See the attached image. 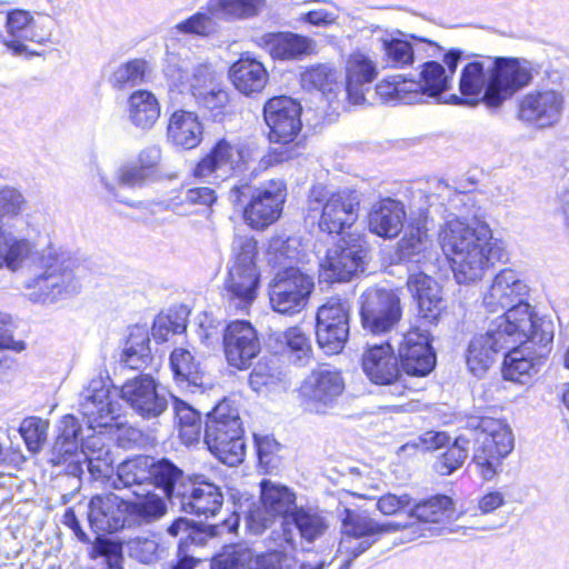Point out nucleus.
Segmentation results:
<instances>
[{
    "label": "nucleus",
    "instance_id": "nucleus-1",
    "mask_svg": "<svg viewBox=\"0 0 569 569\" xmlns=\"http://www.w3.org/2000/svg\"><path fill=\"white\" fill-rule=\"evenodd\" d=\"M437 240L460 284L480 281L496 262L507 258L505 242L493 237L485 221L450 219L440 226Z\"/></svg>",
    "mask_w": 569,
    "mask_h": 569
},
{
    "label": "nucleus",
    "instance_id": "nucleus-2",
    "mask_svg": "<svg viewBox=\"0 0 569 569\" xmlns=\"http://www.w3.org/2000/svg\"><path fill=\"white\" fill-rule=\"evenodd\" d=\"M533 78L535 68L528 60L485 57L463 67L459 91L468 104L483 103L489 109H499Z\"/></svg>",
    "mask_w": 569,
    "mask_h": 569
},
{
    "label": "nucleus",
    "instance_id": "nucleus-3",
    "mask_svg": "<svg viewBox=\"0 0 569 569\" xmlns=\"http://www.w3.org/2000/svg\"><path fill=\"white\" fill-rule=\"evenodd\" d=\"M529 287L512 269L498 272L482 295V306L488 312H503L492 325L509 333L521 336L537 343L551 341L548 332L538 333V320L527 302Z\"/></svg>",
    "mask_w": 569,
    "mask_h": 569
},
{
    "label": "nucleus",
    "instance_id": "nucleus-4",
    "mask_svg": "<svg viewBox=\"0 0 569 569\" xmlns=\"http://www.w3.org/2000/svg\"><path fill=\"white\" fill-rule=\"evenodd\" d=\"M203 439L210 452L223 463L236 466L243 460L242 421L239 409L230 400L223 399L207 415Z\"/></svg>",
    "mask_w": 569,
    "mask_h": 569
},
{
    "label": "nucleus",
    "instance_id": "nucleus-5",
    "mask_svg": "<svg viewBox=\"0 0 569 569\" xmlns=\"http://www.w3.org/2000/svg\"><path fill=\"white\" fill-rule=\"evenodd\" d=\"M257 241L237 234L232 241V259L224 280V296L230 308L246 311L257 298L260 274L256 263Z\"/></svg>",
    "mask_w": 569,
    "mask_h": 569
},
{
    "label": "nucleus",
    "instance_id": "nucleus-6",
    "mask_svg": "<svg viewBox=\"0 0 569 569\" xmlns=\"http://www.w3.org/2000/svg\"><path fill=\"white\" fill-rule=\"evenodd\" d=\"M73 261L49 247L38 254L33 274L26 281L28 297L34 302H53L77 290Z\"/></svg>",
    "mask_w": 569,
    "mask_h": 569
},
{
    "label": "nucleus",
    "instance_id": "nucleus-7",
    "mask_svg": "<svg viewBox=\"0 0 569 569\" xmlns=\"http://www.w3.org/2000/svg\"><path fill=\"white\" fill-rule=\"evenodd\" d=\"M301 106L287 96L273 97L267 101L263 116L269 127V139L278 147L260 159L259 166L267 169L274 163L291 159L295 156L293 146L290 144L301 128Z\"/></svg>",
    "mask_w": 569,
    "mask_h": 569
},
{
    "label": "nucleus",
    "instance_id": "nucleus-8",
    "mask_svg": "<svg viewBox=\"0 0 569 569\" xmlns=\"http://www.w3.org/2000/svg\"><path fill=\"white\" fill-rule=\"evenodd\" d=\"M471 427L478 431L473 462L481 478L492 480L502 467V460L513 449L510 427L500 419L482 417L472 421Z\"/></svg>",
    "mask_w": 569,
    "mask_h": 569
},
{
    "label": "nucleus",
    "instance_id": "nucleus-9",
    "mask_svg": "<svg viewBox=\"0 0 569 569\" xmlns=\"http://www.w3.org/2000/svg\"><path fill=\"white\" fill-rule=\"evenodd\" d=\"M361 202L356 190L332 191L322 184L311 188L308 200V214H320L319 227L328 233H340L355 223Z\"/></svg>",
    "mask_w": 569,
    "mask_h": 569
},
{
    "label": "nucleus",
    "instance_id": "nucleus-10",
    "mask_svg": "<svg viewBox=\"0 0 569 569\" xmlns=\"http://www.w3.org/2000/svg\"><path fill=\"white\" fill-rule=\"evenodd\" d=\"M50 16L14 9L0 11V41L14 54L27 52V42L44 44L52 34Z\"/></svg>",
    "mask_w": 569,
    "mask_h": 569
},
{
    "label": "nucleus",
    "instance_id": "nucleus-11",
    "mask_svg": "<svg viewBox=\"0 0 569 569\" xmlns=\"http://www.w3.org/2000/svg\"><path fill=\"white\" fill-rule=\"evenodd\" d=\"M313 288L315 282L310 274L299 268H284L270 283L271 308L278 313L296 315L306 308Z\"/></svg>",
    "mask_w": 569,
    "mask_h": 569
},
{
    "label": "nucleus",
    "instance_id": "nucleus-12",
    "mask_svg": "<svg viewBox=\"0 0 569 569\" xmlns=\"http://www.w3.org/2000/svg\"><path fill=\"white\" fill-rule=\"evenodd\" d=\"M256 157V150L247 144L232 143L221 139L211 151L202 158L193 170L198 178L224 180L228 177L246 170Z\"/></svg>",
    "mask_w": 569,
    "mask_h": 569
},
{
    "label": "nucleus",
    "instance_id": "nucleus-13",
    "mask_svg": "<svg viewBox=\"0 0 569 569\" xmlns=\"http://www.w3.org/2000/svg\"><path fill=\"white\" fill-rule=\"evenodd\" d=\"M79 411L90 429L120 427L121 406L102 377L93 378L79 396Z\"/></svg>",
    "mask_w": 569,
    "mask_h": 569
},
{
    "label": "nucleus",
    "instance_id": "nucleus-14",
    "mask_svg": "<svg viewBox=\"0 0 569 569\" xmlns=\"http://www.w3.org/2000/svg\"><path fill=\"white\" fill-rule=\"evenodd\" d=\"M360 316L365 329L372 333L388 332L402 317L400 298L389 289L369 288L360 297Z\"/></svg>",
    "mask_w": 569,
    "mask_h": 569
},
{
    "label": "nucleus",
    "instance_id": "nucleus-15",
    "mask_svg": "<svg viewBox=\"0 0 569 569\" xmlns=\"http://www.w3.org/2000/svg\"><path fill=\"white\" fill-rule=\"evenodd\" d=\"M350 303L330 298L317 312L316 337L319 347L328 355H337L345 348L349 336Z\"/></svg>",
    "mask_w": 569,
    "mask_h": 569
},
{
    "label": "nucleus",
    "instance_id": "nucleus-16",
    "mask_svg": "<svg viewBox=\"0 0 569 569\" xmlns=\"http://www.w3.org/2000/svg\"><path fill=\"white\" fill-rule=\"evenodd\" d=\"M566 108L562 91L552 87H540L523 94L518 102V119L540 129L560 122Z\"/></svg>",
    "mask_w": 569,
    "mask_h": 569
},
{
    "label": "nucleus",
    "instance_id": "nucleus-17",
    "mask_svg": "<svg viewBox=\"0 0 569 569\" xmlns=\"http://www.w3.org/2000/svg\"><path fill=\"white\" fill-rule=\"evenodd\" d=\"M343 389L345 381L338 370L319 367L306 377L299 392L307 410L323 415L333 407Z\"/></svg>",
    "mask_w": 569,
    "mask_h": 569
},
{
    "label": "nucleus",
    "instance_id": "nucleus-18",
    "mask_svg": "<svg viewBox=\"0 0 569 569\" xmlns=\"http://www.w3.org/2000/svg\"><path fill=\"white\" fill-rule=\"evenodd\" d=\"M366 257L367 250L362 240L340 239L337 244L328 249L325 260L320 263V280L349 281L355 274L363 271Z\"/></svg>",
    "mask_w": 569,
    "mask_h": 569
},
{
    "label": "nucleus",
    "instance_id": "nucleus-19",
    "mask_svg": "<svg viewBox=\"0 0 569 569\" xmlns=\"http://www.w3.org/2000/svg\"><path fill=\"white\" fill-rule=\"evenodd\" d=\"M361 367L370 382L393 387V395L405 396L407 389L401 382L399 359L389 342L368 347L362 353Z\"/></svg>",
    "mask_w": 569,
    "mask_h": 569
},
{
    "label": "nucleus",
    "instance_id": "nucleus-20",
    "mask_svg": "<svg viewBox=\"0 0 569 569\" xmlns=\"http://www.w3.org/2000/svg\"><path fill=\"white\" fill-rule=\"evenodd\" d=\"M121 398L144 419H156L167 411L168 395L149 375L129 379L121 388Z\"/></svg>",
    "mask_w": 569,
    "mask_h": 569
},
{
    "label": "nucleus",
    "instance_id": "nucleus-21",
    "mask_svg": "<svg viewBox=\"0 0 569 569\" xmlns=\"http://www.w3.org/2000/svg\"><path fill=\"white\" fill-rule=\"evenodd\" d=\"M174 498L181 511L204 517L214 516L223 502L220 488L200 475L181 482Z\"/></svg>",
    "mask_w": 569,
    "mask_h": 569
},
{
    "label": "nucleus",
    "instance_id": "nucleus-22",
    "mask_svg": "<svg viewBox=\"0 0 569 569\" xmlns=\"http://www.w3.org/2000/svg\"><path fill=\"white\" fill-rule=\"evenodd\" d=\"M341 539L338 551L341 555L358 557L368 550L383 531L382 526L368 516L348 508L339 511Z\"/></svg>",
    "mask_w": 569,
    "mask_h": 569
},
{
    "label": "nucleus",
    "instance_id": "nucleus-23",
    "mask_svg": "<svg viewBox=\"0 0 569 569\" xmlns=\"http://www.w3.org/2000/svg\"><path fill=\"white\" fill-rule=\"evenodd\" d=\"M222 345L227 363L238 370H247L261 350L257 330L246 320H236L227 325Z\"/></svg>",
    "mask_w": 569,
    "mask_h": 569
},
{
    "label": "nucleus",
    "instance_id": "nucleus-24",
    "mask_svg": "<svg viewBox=\"0 0 569 569\" xmlns=\"http://www.w3.org/2000/svg\"><path fill=\"white\" fill-rule=\"evenodd\" d=\"M286 196L284 183L280 180H271L256 189L244 208V220L254 229L269 227L279 219Z\"/></svg>",
    "mask_w": 569,
    "mask_h": 569
},
{
    "label": "nucleus",
    "instance_id": "nucleus-25",
    "mask_svg": "<svg viewBox=\"0 0 569 569\" xmlns=\"http://www.w3.org/2000/svg\"><path fill=\"white\" fill-rule=\"evenodd\" d=\"M529 341L518 335L501 330L498 326L491 325L486 335L475 337L468 348L467 365L475 376H481L493 362L495 355L511 345Z\"/></svg>",
    "mask_w": 569,
    "mask_h": 569
},
{
    "label": "nucleus",
    "instance_id": "nucleus-26",
    "mask_svg": "<svg viewBox=\"0 0 569 569\" xmlns=\"http://www.w3.org/2000/svg\"><path fill=\"white\" fill-rule=\"evenodd\" d=\"M402 370L409 376L425 377L435 368L436 356L427 330L412 328L403 335L399 347Z\"/></svg>",
    "mask_w": 569,
    "mask_h": 569
},
{
    "label": "nucleus",
    "instance_id": "nucleus-27",
    "mask_svg": "<svg viewBox=\"0 0 569 569\" xmlns=\"http://www.w3.org/2000/svg\"><path fill=\"white\" fill-rule=\"evenodd\" d=\"M126 500L114 493L97 495L88 505L90 527L98 533H109L129 527Z\"/></svg>",
    "mask_w": 569,
    "mask_h": 569
},
{
    "label": "nucleus",
    "instance_id": "nucleus-28",
    "mask_svg": "<svg viewBox=\"0 0 569 569\" xmlns=\"http://www.w3.org/2000/svg\"><path fill=\"white\" fill-rule=\"evenodd\" d=\"M171 88L180 92L188 91L192 97L216 84V74L211 66L198 59L184 58L177 66L167 69Z\"/></svg>",
    "mask_w": 569,
    "mask_h": 569
},
{
    "label": "nucleus",
    "instance_id": "nucleus-29",
    "mask_svg": "<svg viewBox=\"0 0 569 569\" xmlns=\"http://www.w3.org/2000/svg\"><path fill=\"white\" fill-rule=\"evenodd\" d=\"M461 51L450 50L445 54L443 62L447 69L436 61H429L423 64L421 79L417 81L419 89L417 103L425 102V98L440 99V96L451 87V78L456 71Z\"/></svg>",
    "mask_w": 569,
    "mask_h": 569
},
{
    "label": "nucleus",
    "instance_id": "nucleus-30",
    "mask_svg": "<svg viewBox=\"0 0 569 569\" xmlns=\"http://www.w3.org/2000/svg\"><path fill=\"white\" fill-rule=\"evenodd\" d=\"M407 287L417 300L419 315L428 322H435L442 311L441 289L436 280L423 272L412 273Z\"/></svg>",
    "mask_w": 569,
    "mask_h": 569
},
{
    "label": "nucleus",
    "instance_id": "nucleus-31",
    "mask_svg": "<svg viewBox=\"0 0 569 569\" xmlns=\"http://www.w3.org/2000/svg\"><path fill=\"white\" fill-rule=\"evenodd\" d=\"M377 77L376 63L362 52H353L346 63V91L355 104L365 101L366 86Z\"/></svg>",
    "mask_w": 569,
    "mask_h": 569
},
{
    "label": "nucleus",
    "instance_id": "nucleus-32",
    "mask_svg": "<svg viewBox=\"0 0 569 569\" xmlns=\"http://www.w3.org/2000/svg\"><path fill=\"white\" fill-rule=\"evenodd\" d=\"M161 107L156 94L146 89L132 91L126 101V114L131 126L149 131L160 118Z\"/></svg>",
    "mask_w": 569,
    "mask_h": 569
},
{
    "label": "nucleus",
    "instance_id": "nucleus-33",
    "mask_svg": "<svg viewBox=\"0 0 569 569\" xmlns=\"http://www.w3.org/2000/svg\"><path fill=\"white\" fill-rule=\"evenodd\" d=\"M405 218V206L400 201L382 199L369 213V229L379 237L395 238L401 232Z\"/></svg>",
    "mask_w": 569,
    "mask_h": 569
},
{
    "label": "nucleus",
    "instance_id": "nucleus-34",
    "mask_svg": "<svg viewBox=\"0 0 569 569\" xmlns=\"http://www.w3.org/2000/svg\"><path fill=\"white\" fill-rule=\"evenodd\" d=\"M260 487L261 503L269 517L261 519L262 527L266 528L271 518L292 517V512L298 507L296 506V493L289 487L271 480L261 481Z\"/></svg>",
    "mask_w": 569,
    "mask_h": 569
},
{
    "label": "nucleus",
    "instance_id": "nucleus-35",
    "mask_svg": "<svg viewBox=\"0 0 569 569\" xmlns=\"http://www.w3.org/2000/svg\"><path fill=\"white\" fill-rule=\"evenodd\" d=\"M430 223L431 219L427 208L420 206L411 211L409 232L399 242V252L402 259L410 260L431 247Z\"/></svg>",
    "mask_w": 569,
    "mask_h": 569
},
{
    "label": "nucleus",
    "instance_id": "nucleus-36",
    "mask_svg": "<svg viewBox=\"0 0 569 569\" xmlns=\"http://www.w3.org/2000/svg\"><path fill=\"white\" fill-rule=\"evenodd\" d=\"M150 466L152 458L139 456L121 462L111 478V487L116 490L129 489L132 495L150 488Z\"/></svg>",
    "mask_w": 569,
    "mask_h": 569
},
{
    "label": "nucleus",
    "instance_id": "nucleus-37",
    "mask_svg": "<svg viewBox=\"0 0 569 569\" xmlns=\"http://www.w3.org/2000/svg\"><path fill=\"white\" fill-rule=\"evenodd\" d=\"M133 500H126L129 527L151 523L162 518L167 512V505L162 497L147 488L144 491L133 493Z\"/></svg>",
    "mask_w": 569,
    "mask_h": 569
},
{
    "label": "nucleus",
    "instance_id": "nucleus-38",
    "mask_svg": "<svg viewBox=\"0 0 569 569\" xmlns=\"http://www.w3.org/2000/svg\"><path fill=\"white\" fill-rule=\"evenodd\" d=\"M259 44L274 59L292 60L309 54L312 50V41L307 37L290 32L263 34Z\"/></svg>",
    "mask_w": 569,
    "mask_h": 569
},
{
    "label": "nucleus",
    "instance_id": "nucleus-39",
    "mask_svg": "<svg viewBox=\"0 0 569 569\" xmlns=\"http://www.w3.org/2000/svg\"><path fill=\"white\" fill-rule=\"evenodd\" d=\"M202 126L198 117L190 111H174L168 123V140L184 149L196 148L202 140Z\"/></svg>",
    "mask_w": 569,
    "mask_h": 569
},
{
    "label": "nucleus",
    "instance_id": "nucleus-40",
    "mask_svg": "<svg viewBox=\"0 0 569 569\" xmlns=\"http://www.w3.org/2000/svg\"><path fill=\"white\" fill-rule=\"evenodd\" d=\"M234 87L243 94L261 92L268 82L264 66L251 58H241L230 69Z\"/></svg>",
    "mask_w": 569,
    "mask_h": 569
},
{
    "label": "nucleus",
    "instance_id": "nucleus-41",
    "mask_svg": "<svg viewBox=\"0 0 569 569\" xmlns=\"http://www.w3.org/2000/svg\"><path fill=\"white\" fill-rule=\"evenodd\" d=\"M517 345H511L508 348L510 350L503 359L502 376L506 380L526 383L532 375L538 372L539 358L527 353L525 348L517 347Z\"/></svg>",
    "mask_w": 569,
    "mask_h": 569
},
{
    "label": "nucleus",
    "instance_id": "nucleus-42",
    "mask_svg": "<svg viewBox=\"0 0 569 569\" xmlns=\"http://www.w3.org/2000/svg\"><path fill=\"white\" fill-rule=\"evenodd\" d=\"M301 86L306 90L320 91L328 99L336 97L342 89L340 73L328 64H316L300 74Z\"/></svg>",
    "mask_w": 569,
    "mask_h": 569
},
{
    "label": "nucleus",
    "instance_id": "nucleus-43",
    "mask_svg": "<svg viewBox=\"0 0 569 569\" xmlns=\"http://www.w3.org/2000/svg\"><path fill=\"white\" fill-rule=\"evenodd\" d=\"M181 482H187L181 469L167 459L159 461L152 459V466H150V488L162 489L172 505L177 501L174 495Z\"/></svg>",
    "mask_w": 569,
    "mask_h": 569
},
{
    "label": "nucleus",
    "instance_id": "nucleus-44",
    "mask_svg": "<svg viewBox=\"0 0 569 569\" xmlns=\"http://www.w3.org/2000/svg\"><path fill=\"white\" fill-rule=\"evenodd\" d=\"M419 89L417 81L397 74L383 79L376 87V93L383 102L417 103Z\"/></svg>",
    "mask_w": 569,
    "mask_h": 569
},
{
    "label": "nucleus",
    "instance_id": "nucleus-45",
    "mask_svg": "<svg viewBox=\"0 0 569 569\" xmlns=\"http://www.w3.org/2000/svg\"><path fill=\"white\" fill-rule=\"evenodd\" d=\"M302 539L312 542L322 537L329 528L327 516L311 507L295 509L291 517Z\"/></svg>",
    "mask_w": 569,
    "mask_h": 569
},
{
    "label": "nucleus",
    "instance_id": "nucleus-46",
    "mask_svg": "<svg viewBox=\"0 0 569 569\" xmlns=\"http://www.w3.org/2000/svg\"><path fill=\"white\" fill-rule=\"evenodd\" d=\"M151 68L144 59H131L119 64L110 76V83L114 89L123 90L138 87L147 82Z\"/></svg>",
    "mask_w": 569,
    "mask_h": 569
},
{
    "label": "nucleus",
    "instance_id": "nucleus-47",
    "mask_svg": "<svg viewBox=\"0 0 569 569\" xmlns=\"http://www.w3.org/2000/svg\"><path fill=\"white\" fill-rule=\"evenodd\" d=\"M151 359L149 333L144 327H134L126 342L121 361L130 369H140Z\"/></svg>",
    "mask_w": 569,
    "mask_h": 569
},
{
    "label": "nucleus",
    "instance_id": "nucleus-48",
    "mask_svg": "<svg viewBox=\"0 0 569 569\" xmlns=\"http://www.w3.org/2000/svg\"><path fill=\"white\" fill-rule=\"evenodd\" d=\"M30 254L31 243L28 240L0 231V267L16 271Z\"/></svg>",
    "mask_w": 569,
    "mask_h": 569
},
{
    "label": "nucleus",
    "instance_id": "nucleus-49",
    "mask_svg": "<svg viewBox=\"0 0 569 569\" xmlns=\"http://www.w3.org/2000/svg\"><path fill=\"white\" fill-rule=\"evenodd\" d=\"M453 513L452 499L445 495L431 497L415 506L412 515L423 522H441Z\"/></svg>",
    "mask_w": 569,
    "mask_h": 569
},
{
    "label": "nucleus",
    "instance_id": "nucleus-50",
    "mask_svg": "<svg viewBox=\"0 0 569 569\" xmlns=\"http://www.w3.org/2000/svg\"><path fill=\"white\" fill-rule=\"evenodd\" d=\"M263 0H209L208 11L217 18H246L254 16Z\"/></svg>",
    "mask_w": 569,
    "mask_h": 569
},
{
    "label": "nucleus",
    "instance_id": "nucleus-51",
    "mask_svg": "<svg viewBox=\"0 0 569 569\" xmlns=\"http://www.w3.org/2000/svg\"><path fill=\"white\" fill-rule=\"evenodd\" d=\"M170 366L178 382L187 381L194 386L201 383L200 363L189 350L174 349L170 356Z\"/></svg>",
    "mask_w": 569,
    "mask_h": 569
},
{
    "label": "nucleus",
    "instance_id": "nucleus-52",
    "mask_svg": "<svg viewBox=\"0 0 569 569\" xmlns=\"http://www.w3.org/2000/svg\"><path fill=\"white\" fill-rule=\"evenodd\" d=\"M252 551L244 545H230L212 558L211 569H250L253 561Z\"/></svg>",
    "mask_w": 569,
    "mask_h": 569
},
{
    "label": "nucleus",
    "instance_id": "nucleus-53",
    "mask_svg": "<svg viewBox=\"0 0 569 569\" xmlns=\"http://www.w3.org/2000/svg\"><path fill=\"white\" fill-rule=\"evenodd\" d=\"M468 452L469 440L462 436L458 437L438 458L437 470L442 475H450L465 463Z\"/></svg>",
    "mask_w": 569,
    "mask_h": 569
},
{
    "label": "nucleus",
    "instance_id": "nucleus-54",
    "mask_svg": "<svg viewBox=\"0 0 569 569\" xmlns=\"http://www.w3.org/2000/svg\"><path fill=\"white\" fill-rule=\"evenodd\" d=\"M283 342L290 357L300 365H307L311 358L312 348L308 336L299 327H291L283 332Z\"/></svg>",
    "mask_w": 569,
    "mask_h": 569
},
{
    "label": "nucleus",
    "instance_id": "nucleus-55",
    "mask_svg": "<svg viewBox=\"0 0 569 569\" xmlns=\"http://www.w3.org/2000/svg\"><path fill=\"white\" fill-rule=\"evenodd\" d=\"M282 381L281 371L277 367L270 366L267 361L258 362L249 376V385L257 392L272 390L279 387Z\"/></svg>",
    "mask_w": 569,
    "mask_h": 569
},
{
    "label": "nucleus",
    "instance_id": "nucleus-56",
    "mask_svg": "<svg viewBox=\"0 0 569 569\" xmlns=\"http://www.w3.org/2000/svg\"><path fill=\"white\" fill-rule=\"evenodd\" d=\"M48 422L37 418H26L20 426V433L28 447L32 452L41 449L47 440Z\"/></svg>",
    "mask_w": 569,
    "mask_h": 569
},
{
    "label": "nucleus",
    "instance_id": "nucleus-57",
    "mask_svg": "<svg viewBox=\"0 0 569 569\" xmlns=\"http://www.w3.org/2000/svg\"><path fill=\"white\" fill-rule=\"evenodd\" d=\"M387 58L397 66L410 64L413 61L412 46L402 39L386 36L380 39Z\"/></svg>",
    "mask_w": 569,
    "mask_h": 569
},
{
    "label": "nucleus",
    "instance_id": "nucleus-58",
    "mask_svg": "<svg viewBox=\"0 0 569 569\" xmlns=\"http://www.w3.org/2000/svg\"><path fill=\"white\" fill-rule=\"evenodd\" d=\"M83 457V462L94 479L107 478L111 483V478H113V475H111L112 457L107 448L100 447L98 450H93L92 453H86Z\"/></svg>",
    "mask_w": 569,
    "mask_h": 569
},
{
    "label": "nucleus",
    "instance_id": "nucleus-59",
    "mask_svg": "<svg viewBox=\"0 0 569 569\" xmlns=\"http://www.w3.org/2000/svg\"><path fill=\"white\" fill-rule=\"evenodd\" d=\"M186 330V321L178 315H159L152 326V337L159 342H164L170 336L182 333Z\"/></svg>",
    "mask_w": 569,
    "mask_h": 569
},
{
    "label": "nucleus",
    "instance_id": "nucleus-60",
    "mask_svg": "<svg viewBox=\"0 0 569 569\" xmlns=\"http://www.w3.org/2000/svg\"><path fill=\"white\" fill-rule=\"evenodd\" d=\"M296 240L284 236H277L270 239L267 256L269 263L274 266L282 264L286 260L296 257Z\"/></svg>",
    "mask_w": 569,
    "mask_h": 569
},
{
    "label": "nucleus",
    "instance_id": "nucleus-61",
    "mask_svg": "<svg viewBox=\"0 0 569 569\" xmlns=\"http://www.w3.org/2000/svg\"><path fill=\"white\" fill-rule=\"evenodd\" d=\"M129 550L132 557L143 563L158 560L162 551L156 537H138L129 541Z\"/></svg>",
    "mask_w": 569,
    "mask_h": 569
},
{
    "label": "nucleus",
    "instance_id": "nucleus-62",
    "mask_svg": "<svg viewBox=\"0 0 569 569\" xmlns=\"http://www.w3.org/2000/svg\"><path fill=\"white\" fill-rule=\"evenodd\" d=\"M78 449L79 440L57 438L51 451L50 462L53 466H62L67 462L80 465L82 461L78 457L81 456V452H78Z\"/></svg>",
    "mask_w": 569,
    "mask_h": 569
},
{
    "label": "nucleus",
    "instance_id": "nucleus-63",
    "mask_svg": "<svg viewBox=\"0 0 569 569\" xmlns=\"http://www.w3.org/2000/svg\"><path fill=\"white\" fill-rule=\"evenodd\" d=\"M449 441V436L446 432L426 431L416 439L405 443L400 447L401 451L408 449H420L422 451L436 450L443 447Z\"/></svg>",
    "mask_w": 569,
    "mask_h": 569
},
{
    "label": "nucleus",
    "instance_id": "nucleus-64",
    "mask_svg": "<svg viewBox=\"0 0 569 569\" xmlns=\"http://www.w3.org/2000/svg\"><path fill=\"white\" fill-rule=\"evenodd\" d=\"M293 559L282 551H271L253 558L250 569H292Z\"/></svg>",
    "mask_w": 569,
    "mask_h": 569
}]
</instances>
